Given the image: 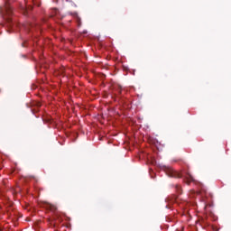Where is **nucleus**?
<instances>
[{"label":"nucleus","mask_w":231,"mask_h":231,"mask_svg":"<svg viewBox=\"0 0 231 231\" xmlns=\"http://www.w3.org/2000/svg\"><path fill=\"white\" fill-rule=\"evenodd\" d=\"M13 14H14V12L12 11V7L10 6V5L7 2H5L4 18L9 23V26H12Z\"/></svg>","instance_id":"f257e3e1"},{"label":"nucleus","mask_w":231,"mask_h":231,"mask_svg":"<svg viewBox=\"0 0 231 231\" xmlns=\"http://www.w3.org/2000/svg\"><path fill=\"white\" fill-rule=\"evenodd\" d=\"M162 171H164L169 178H181V173L178 172L171 166H163Z\"/></svg>","instance_id":"f03ea898"},{"label":"nucleus","mask_w":231,"mask_h":231,"mask_svg":"<svg viewBox=\"0 0 231 231\" xmlns=\"http://www.w3.org/2000/svg\"><path fill=\"white\" fill-rule=\"evenodd\" d=\"M184 181L187 183V185H190V183L194 181V177H192L190 174H187V176L184 178Z\"/></svg>","instance_id":"7ed1b4c3"},{"label":"nucleus","mask_w":231,"mask_h":231,"mask_svg":"<svg viewBox=\"0 0 231 231\" xmlns=\"http://www.w3.org/2000/svg\"><path fill=\"white\" fill-rule=\"evenodd\" d=\"M47 208H49V210H51V212H56L57 210V206L53 204H48Z\"/></svg>","instance_id":"20e7f679"},{"label":"nucleus","mask_w":231,"mask_h":231,"mask_svg":"<svg viewBox=\"0 0 231 231\" xmlns=\"http://www.w3.org/2000/svg\"><path fill=\"white\" fill-rule=\"evenodd\" d=\"M116 91H117V93H118L119 95L122 94V86L118 85V86L116 88Z\"/></svg>","instance_id":"39448f33"},{"label":"nucleus","mask_w":231,"mask_h":231,"mask_svg":"<svg viewBox=\"0 0 231 231\" xmlns=\"http://www.w3.org/2000/svg\"><path fill=\"white\" fill-rule=\"evenodd\" d=\"M176 189L179 192L181 190V187H180L179 185H176Z\"/></svg>","instance_id":"423d86ee"},{"label":"nucleus","mask_w":231,"mask_h":231,"mask_svg":"<svg viewBox=\"0 0 231 231\" xmlns=\"http://www.w3.org/2000/svg\"><path fill=\"white\" fill-rule=\"evenodd\" d=\"M81 24H82V23H80V20H79L78 25H79V26H81Z\"/></svg>","instance_id":"0eeeda50"}]
</instances>
